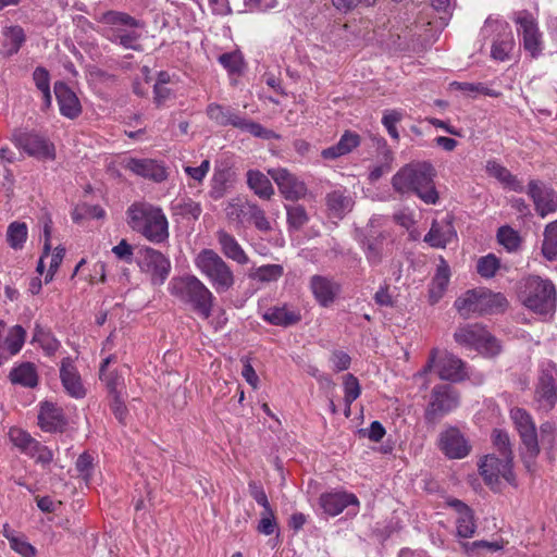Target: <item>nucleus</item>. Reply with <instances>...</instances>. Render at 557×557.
Returning a JSON list of instances; mask_svg holds the SVG:
<instances>
[{"label":"nucleus","instance_id":"4be33fe9","mask_svg":"<svg viewBox=\"0 0 557 557\" xmlns=\"http://www.w3.org/2000/svg\"><path fill=\"white\" fill-rule=\"evenodd\" d=\"M319 503L323 511L333 517L339 515L349 506H359V500L355 494L343 491L323 493Z\"/></svg>","mask_w":557,"mask_h":557},{"label":"nucleus","instance_id":"6ab92c4d","mask_svg":"<svg viewBox=\"0 0 557 557\" xmlns=\"http://www.w3.org/2000/svg\"><path fill=\"white\" fill-rule=\"evenodd\" d=\"M436 373L443 381L459 383L468 379L466 363L457 356L445 352L437 358Z\"/></svg>","mask_w":557,"mask_h":557},{"label":"nucleus","instance_id":"ddd939ff","mask_svg":"<svg viewBox=\"0 0 557 557\" xmlns=\"http://www.w3.org/2000/svg\"><path fill=\"white\" fill-rule=\"evenodd\" d=\"M13 143L32 157L39 159H54L55 157L53 145L35 132L16 131L13 134Z\"/></svg>","mask_w":557,"mask_h":557},{"label":"nucleus","instance_id":"13d9d810","mask_svg":"<svg viewBox=\"0 0 557 557\" xmlns=\"http://www.w3.org/2000/svg\"><path fill=\"white\" fill-rule=\"evenodd\" d=\"M219 62L230 72L239 73L242 69V57L236 52L223 53L219 57Z\"/></svg>","mask_w":557,"mask_h":557},{"label":"nucleus","instance_id":"e2e57ef3","mask_svg":"<svg viewBox=\"0 0 557 557\" xmlns=\"http://www.w3.org/2000/svg\"><path fill=\"white\" fill-rule=\"evenodd\" d=\"M331 362L335 372H342L349 369L351 363L350 356L343 350H334L331 355Z\"/></svg>","mask_w":557,"mask_h":557},{"label":"nucleus","instance_id":"774afa93","mask_svg":"<svg viewBox=\"0 0 557 557\" xmlns=\"http://www.w3.org/2000/svg\"><path fill=\"white\" fill-rule=\"evenodd\" d=\"M33 78L40 91H48L50 89L49 72L45 67H36Z\"/></svg>","mask_w":557,"mask_h":557},{"label":"nucleus","instance_id":"4d7b16f0","mask_svg":"<svg viewBox=\"0 0 557 557\" xmlns=\"http://www.w3.org/2000/svg\"><path fill=\"white\" fill-rule=\"evenodd\" d=\"M76 471L79 476L85 480H88L91 476V471L94 468V458L88 453H83L78 456L75 463Z\"/></svg>","mask_w":557,"mask_h":557},{"label":"nucleus","instance_id":"c756f323","mask_svg":"<svg viewBox=\"0 0 557 557\" xmlns=\"http://www.w3.org/2000/svg\"><path fill=\"white\" fill-rule=\"evenodd\" d=\"M361 143L360 136L351 131H346L338 143L326 149H323L321 156L326 160H335L342 156L350 153Z\"/></svg>","mask_w":557,"mask_h":557},{"label":"nucleus","instance_id":"7ed1b4c3","mask_svg":"<svg viewBox=\"0 0 557 557\" xmlns=\"http://www.w3.org/2000/svg\"><path fill=\"white\" fill-rule=\"evenodd\" d=\"M170 292L202 319L211 317L215 297L197 276L174 277L170 283Z\"/></svg>","mask_w":557,"mask_h":557},{"label":"nucleus","instance_id":"b1692460","mask_svg":"<svg viewBox=\"0 0 557 557\" xmlns=\"http://www.w3.org/2000/svg\"><path fill=\"white\" fill-rule=\"evenodd\" d=\"M38 424L45 432H62L67 421L61 408L52 403L45 401L40 406Z\"/></svg>","mask_w":557,"mask_h":557},{"label":"nucleus","instance_id":"9d476101","mask_svg":"<svg viewBox=\"0 0 557 557\" xmlns=\"http://www.w3.org/2000/svg\"><path fill=\"white\" fill-rule=\"evenodd\" d=\"M137 264L141 272L150 276L153 285H162L171 271L170 259L151 247H141L137 251Z\"/></svg>","mask_w":557,"mask_h":557},{"label":"nucleus","instance_id":"3c124183","mask_svg":"<svg viewBox=\"0 0 557 557\" xmlns=\"http://www.w3.org/2000/svg\"><path fill=\"white\" fill-rule=\"evenodd\" d=\"M497 240L508 251H513L520 246V236L510 226H500L497 231Z\"/></svg>","mask_w":557,"mask_h":557},{"label":"nucleus","instance_id":"dca6fc26","mask_svg":"<svg viewBox=\"0 0 557 557\" xmlns=\"http://www.w3.org/2000/svg\"><path fill=\"white\" fill-rule=\"evenodd\" d=\"M268 174L275 182L280 193L286 200L298 201L306 197L308 191L306 184L287 169H270Z\"/></svg>","mask_w":557,"mask_h":557},{"label":"nucleus","instance_id":"423d86ee","mask_svg":"<svg viewBox=\"0 0 557 557\" xmlns=\"http://www.w3.org/2000/svg\"><path fill=\"white\" fill-rule=\"evenodd\" d=\"M523 305L539 314H549L556 307V288L552 281L531 275L523 290Z\"/></svg>","mask_w":557,"mask_h":557},{"label":"nucleus","instance_id":"412c9836","mask_svg":"<svg viewBox=\"0 0 557 557\" xmlns=\"http://www.w3.org/2000/svg\"><path fill=\"white\" fill-rule=\"evenodd\" d=\"M60 379L66 393L74 398H83L86 389L83 385L81 375L70 357L61 360Z\"/></svg>","mask_w":557,"mask_h":557},{"label":"nucleus","instance_id":"a19ab883","mask_svg":"<svg viewBox=\"0 0 557 557\" xmlns=\"http://www.w3.org/2000/svg\"><path fill=\"white\" fill-rule=\"evenodd\" d=\"M284 274V268L281 264H265L255 269L249 277L261 283L276 282Z\"/></svg>","mask_w":557,"mask_h":557},{"label":"nucleus","instance_id":"a878e982","mask_svg":"<svg viewBox=\"0 0 557 557\" xmlns=\"http://www.w3.org/2000/svg\"><path fill=\"white\" fill-rule=\"evenodd\" d=\"M325 205L331 216L343 219L352 210L355 201L347 189L342 188L327 193Z\"/></svg>","mask_w":557,"mask_h":557},{"label":"nucleus","instance_id":"8fccbe9b","mask_svg":"<svg viewBox=\"0 0 557 557\" xmlns=\"http://www.w3.org/2000/svg\"><path fill=\"white\" fill-rule=\"evenodd\" d=\"M492 438L499 456L512 460L513 456L508 433L496 429L493 431Z\"/></svg>","mask_w":557,"mask_h":557},{"label":"nucleus","instance_id":"5701e85b","mask_svg":"<svg viewBox=\"0 0 557 557\" xmlns=\"http://www.w3.org/2000/svg\"><path fill=\"white\" fill-rule=\"evenodd\" d=\"M125 168L138 176L161 183L166 180L168 172L165 168L152 159L131 158Z\"/></svg>","mask_w":557,"mask_h":557},{"label":"nucleus","instance_id":"680f3d73","mask_svg":"<svg viewBox=\"0 0 557 557\" xmlns=\"http://www.w3.org/2000/svg\"><path fill=\"white\" fill-rule=\"evenodd\" d=\"M249 494L250 496L263 507V510H268L271 508V505L268 500V496L263 490V487L255 481H250L248 483Z\"/></svg>","mask_w":557,"mask_h":557},{"label":"nucleus","instance_id":"c9c22d12","mask_svg":"<svg viewBox=\"0 0 557 557\" xmlns=\"http://www.w3.org/2000/svg\"><path fill=\"white\" fill-rule=\"evenodd\" d=\"M449 268L446 262L442 260V264L437 267L429 290L431 304H435L442 298L449 283Z\"/></svg>","mask_w":557,"mask_h":557},{"label":"nucleus","instance_id":"338daca9","mask_svg":"<svg viewBox=\"0 0 557 557\" xmlns=\"http://www.w3.org/2000/svg\"><path fill=\"white\" fill-rule=\"evenodd\" d=\"M112 252L120 259L127 263L133 261V247L126 239H122L116 246L112 248Z\"/></svg>","mask_w":557,"mask_h":557},{"label":"nucleus","instance_id":"cd10ccee","mask_svg":"<svg viewBox=\"0 0 557 557\" xmlns=\"http://www.w3.org/2000/svg\"><path fill=\"white\" fill-rule=\"evenodd\" d=\"M535 399L540 407L550 410L557 401L555 379L548 371H543L535 389Z\"/></svg>","mask_w":557,"mask_h":557},{"label":"nucleus","instance_id":"e433bc0d","mask_svg":"<svg viewBox=\"0 0 557 557\" xmlns=\"http://www.w3.org/2000/svg\"><path fill=\"white\" fill-rule=\"evenodd\" d=\"M310 285L314 297L321 305L327 306L333 302L335 297L334 286L329 278L321 275H313Z\"/></svg>","mask_w":557,"mask_h":557},{"label":"nucleus","instance_id":"f03ea898","mask_svg":"<svg viewBox=\"0 0 557 557\" xmlns=\"http://www.w3.org/2000/svg\"><path fill=\"white\" fill-rule=\"evenodd\" d=\"M129 227L153 244L169 238V222L160 207L149 202H134L126 211Z\"/></svg>","mask_w":557,"mask_h":557},{"label":"nucleus","instance_id":"2f4dec72","mask_svg":"<svg viewBox=\"0 0 557 557\" xmlns=\"http://www.w3.org/2000/svg\"><path fill=\"white\" fill-rule=\"evenodd\" d=\"M263 320L272 325L288 327L297 324L301 320V314L297 310H290L287 306L271 307L263 313Z\"/></svg>","mask_w":557,"mask_h":557},{"label":"nucleus","instance_id":"1a4fd4ad","mask_svg":"<svg viewBox=\"0 0 557 557\" xmlns=\"http://www.w3.org/2000/svg\"><path fill=\"white\" fill-rule=\"evenodd\" d=\"M460 395L449 384H437L433 387L424 418L428 423H435L445 414L459 406Z\"/></svg>","mask_w":557,"mask_h":557},{"label":"nucleus","instance_id":"4c0bfd02","mask_svg":"<svg viewBox=\"0 0 557 557\" xmlns=\"http://www.w3.org/2000/svg\"><path fill=\"white\" fill-rule=\"evenodd\" d=\"M542 253L548 261L557 259V220L545 226Z\"/></svg>","mask_w":557,"mask_h":557},{"label":"nucleus","instance_id":"37998d69","mask_svg":"<svg viewBox=\"0 0 557 557\" xmlns=\"http://www.w3.org/2000/svg\"><path fill=\"white\" fill-rule=\"evenodd\" d=\"M382 156H383L382 164L375 165L369 173L370 182L379 181L385 173H388L392 170V163L394 161V152L387 146L385 140H383V145H382Z\"/></svg>","mask_w":557,"mask_h":557},{"label":"nucleus","instance_id":"c03bdc74","mask_svg":"<svg viewBox=\"0 0 557 557\" xmlns=\"http://www.w3.org/2000/svg\"><path fill=\"white\" fill-rule=\"evenodd\" d=\"M246 214L252 221L256 228L260 232L268 233L272 231V225L268 218L265 216V212L256 203H247L246 206Z\"/></svg>","mask_w":557,"mask_h":557},{"label":"nucleus","instance_id":"0e129e2a","mask_svg":"<svg viewBox=\"0 0 557 557\" xmlns=\"http://www.w3.org/2000/svg\"><path fill=\"white\" fill-rule=\"evenodd\" d=\"M110 408L115 418L120 421V423L125 424V419L128 413V410L121 395H114V397L110 398Z\"/></svg>","mask_w":557,"mask_h":557},{"label":"nucleus","instance_id":"7c9ffc66","mask_svg":"<svg viewBox=\"0 0 557 557\" xmlns=\"http://www.w3.org/2000/svg\"><path fill=\"white\" fill-rule=\"evenodd\" d=\"M486 173L496 178L505 187L516 191H524V187L521 181L518 180L507 168L502 165L495 160H488L485 165Z\"/></svg>","mask_w":557,"mask_h":557},{"label":"nucleus","instance_id":"69168bd1","mask_svg":"<svg viewBox=\"0 0 557 557\" xmlns=\"http://www.w3.org/2000/svg\"><path fill=\"white\" fill-rule=\"evenodd\" d=\"M10 547L23 557H35L36 555L35 547L18 537L10 539Z\"/></svg>","mask_w":557,"mask_h":557},{"label":"nucleus","instance_id":"0eeeda50","mask_svg":"<svg viewBox=\"0 0 557 557\" xmlns=\"http://www.w3.org/2000/svg\"><path fill=\"white\" fill-rule=\"evenodd\" d=\"M454 338L459 345L486 357H494L502 349L498 339L479 323L459 326L454 333Z\"/></svg>","mask_w":557,"mask_h":557},{"label":"nucleus","instance_id":"de8ad7c7","mask_svg":"<svg viewBox=\"0 0 557 557\" xmlns=\"http://www.w3.org/2000/svg\"><path fill=\"white\" fill-rule=\"evenodd\" d=\"M9 436L11 442L27 455L32 449H34V445L37 443L29 433L17 428L11 429Z\"/></svg>","mask_w":557,"mask_h":557},{"label":"nucleus","instance_id":"603ef678","mask_svg":"<svg viewBox=\"0 0 557 557\" xmlns=\"http://www.w3.org/2000/svg\"><path fill=\"white\" fill-rule=\"evenodd\" d=\"M101 21L108 25H123L128 27H137L139 25L136 18L119 11H108L103 13Z\"/></svg>","mask_w":557,"mask_h":557},{"label":"nucleus","instance_id":"20e7f679","mask_svg":"<svg viewBox=\"0 0 557 557\" xmlns=\"http://www.w3.org/2000/svg\"><path fill=\"white\" fill-rule=\"evenodd\" d=\"M195 265L218 294L233 288L235 275L227 262L213 249L205 248L195 258Z\"/></svg>","mask_w":557,"mask_h":557},{"label":"nucleus","instance_id":"864d4df0","mask_svg":"<svg viewBox=\"0 0 557 557\" xmlns=\"http://www.w3.org/2000/svg\"><path fill=\"white\" fill-rule=\"evenodd\" d=\"M462 548L467 554H478L481 550L486 552H497L503 548V545L499 542H490V541H474L472 543L465 542L461 544Z\"/></svg>","mask_w":557,"mask_h":557},{"label":"nucleus","instance_id":"f257e3e1","mask_svg":"<svg viewBox=\"0 0 557 557\" xmlns=\"http://www.w3.org/2000/svg\"><path fill=\"white\" fill-rule=\"evenodd\" d=\"M436 170L426 160L403 165L392 177L391 184L399 195H416L426 205H436L440 194L435 186Z\"/></svg>","mask_w":557,"mask_h":557},{"label":"nucleus","instance_id":"052dcab7","mask_svg":"<svg viewBox=\"0 0 557 557\" xmlns=\"http://www.w3.org/2000/svg\"><path fill=\"white\" fill-rule=\"evenodd\" d=\"M28 455L36 460V462H40L42 465H48L53 459L52 451L45 445H41L38 441L34 445V449H32Z\"/></svg>","mask_w":557,"mask_h":557},{"label":"nucleus","instance_id":"6e6d98bb","mask_svg":"<svg viewBox=\"0 0 557 557\" xmlns=\"http://www.w3.org/2000/svg\"><path fill=\"white\" fill-rule=\"evenodd\" d=\"M277 528L274 511L272 508L268 510H263L262 517L258 524V531L264 535H271L275 532Z\"/></svg>","mask_w":557,"mask_h":557},{"label":"nucleus","instance_id":"79ce46f5","mask_svg":"<svg viewBox=\"0 0 557 557\" xmlns=\"http://www.w3.org/2000/svg\"><path fill=\"white\" fill-rule=\"evenodd\" d=\"M27 239V225L24 222H12L8 226L7 240L11 248L21 249Z\"/></svg>","mask_w":557,"mask_h":557},{"label":"nucleus","instance_id":"473e14b6","mask_svg":"<svg viewBox=\"0 0 557 557\" xmlns=\"http://www.w3.org/2000/svg\"><path fill=\"white\" fill-rule=\"evenodd\" d=\"M386 237V234L381 232L375 236H366L361 242L366 259L370 265H379L382 262Z\"/></svg>","mask_w":557,"mask_h":557},{"label":"nucleus","instance_id":"9b49d317","mask_svg":"<svg viewBox=\"0 0 557 557\" xmlns=\"http://www.w3.org/2000/svg\"><path fill=\"white\" fill-rule=\"evenodd\" d=\"M513 22L520 26L522 33V45L532 58H537L543 50L542 34L533 14L528 10L515 13Z\"/></svg>","mask_w":557,"mask_h":557},{"label":"nucleus","instance_id":"58836bf2","mask_svg":"<svg viewBox=\"0 0 557 557\" xmlns=\"http://www.w3.org/2000/svg\"><path fill=\"white\" fill-rule=\"evenodd\" d=\"M26 332L21 325H14L3 341L8 359L16 355L23 347Z\"/></svg>","mask_w":557,"mask_h":557},{"label":"nucleus","instance_id":"6e6552de","mask_svg":"<svg viewBox=\"0 0 557 557\" xmlns=\"http://www.w3.org/2000/svg\"><path fill=\"white\" fill-rule=\"evenodd\" d=\"M207 115L220 126L231 125L258 138L270 139L276 137L274 132L264 128L260 123L247 120L230 108L218 103H210L207 107Z\"/></svg>","mask_w":557,"mask_h":557},{"label":"nucleus","instance_id":"a211bd4d","mask_svg":"<svg viewBox=\"0 0 557 557\" xmlns=\"http://www.w3.org/2000/svg\"><path fill=\"white\" fill-rule=\"evenodd\" d=\"M512 460L500 456L487 455L479 466L480 474L483 476L487 485H495L499 482V478H504L510 482L513 474L511 471Z\"/></svg>","mask_w":557,"mask_h":557},{"label":"nucleus","instance_id":"49530a36","mask_svg":"<svg viewBox=\"0 0 557 557\" xmlns=\"http://www.w3.org/2000/svg\"><path fill=\"white\" fill-rule=\"evenodd\" d=\"M3 36L9 41L10 48L8 53L10 55L17 53L26 39L24 29L18 25L5 28Z\"/></svg>","mask_w":557,"mask_h":557},{"label":"nucleus","instance_id":"f3484780","mask_svg":"<svg viewBox=\"0 0 557 557\" xmlns=\"http://www.w3.org/2000/svg\"><path fill=\"white\" fill-rule=\"evenodd\" d=\"M438 447L449 459H462L471 451V445L458 428L450 426L441 432Z\"/></svg>","mask_w":557,"mask_h":557},{"label":"nucleus","instance_id":"f704fd0d","mask_svg":"<svg viewBox=\"0 0 557 557\" xmlns=\"http://www.w3.org/2000/svg\"><path fill=\"white\" fill-rule=\"evenodd\" d=\"M247 184L261 199L269 200L274 195V188L269 177L258 170L247 172Z\"/></svg>","mask_w":557,"mask_h":557},{"label":"nucleus","instance_id":"39448f33","mask_svg":"<svg viewBox=\"0 0 557 557\" xmlns=\"http://www.w3.org/2000/svg\"><path fill=\"white\" fill-rule=\"evenodd\" d=\"M508 302L500 293H493L487 288L480 287L467 290L455 301V308L463 319L471 314H491L504 311Z\"/></svg>","mask_w":557,"mask_h":557},{"label":"nucleus","instance_id":"4468645a","mask_svg":"<svg viewBox=\"0 0 557 557\" xmlns=\"http://www.w3.org/2000/svg\"><path fill=\"white\" fill-rule=\"evenodd\" d=\"M539 216L546 218L557 211V193L540 180H531L527 189Z\"/></svg>","mask_w":557,"mask_h":557},{"label":"nucleus","instance_id":"bf43d9fd","mask_svg":"<svg viewBox=\"0 0 557 557\" xmlns=\"http://www.w3.org/2000/svg\"><path fill=\"white\" fill-rule=\"evenodd\" d=\"M138 37L139 36L135 32H131V33L117 32L113 35V38H111V41L116 42L126 49L138 50L139 49V45H137Z\"/></svg>","mask_w":557,"mask_h":557},{"label":"nucleus","instance_id":"c85d7f7f","mask_svg":"<svg viewBox=\"0 0 557 557\" xmlns=\"http://www.w3.org/2000/svg\"><path fill=\"white\" fill-rule=\"evenodd\" d=\"M215 236L220 245L221 251L226 258L242 265L247 264L249 262L247 253L244 251V249L233 235L225 232L224 230H219Z\"/></svg>","mask_w":557,"mask_h":557},{"label":"nucleus","instance_id":"ea45409f","mask_svg":"<svg viewBox=\"0 0 557 557\" xmlns=\"http://www.w3.org/2000/svg\"><path fill=\"white\" fill-rule=\"evenodd\" d=\"M285 209L288 228L299 231L308 223L309 215L302 205H290L286 206Z\"/></svg>","mask_w":557,"mask_h":557},{"label":"nucleus","instance_id":"2eb2a0df","mask_svg":"<svg viewBox=\"0 0 557 557\" xmlns=\"http://www.w3.org/2000/svg\"><path fill=\"white\" fill-rule=\"evenodd\" d=\"M510 418L529 456L532 458L536 457L540 453V446L531 414L525 409L516 407L510 410Z\"/></svg>","mask_w":557,"mask_h":557},{"label":"nucleus","instance_id":"a18cd8bd","mask_svg":"<svg viewBox=\"0 0 557 557\" xmlns=\"http://www.w3.org/2000/svg\"><path fill=\"white\" fill-rule=\"evenodd\" d=\"M344 400L347 407L346 416H348L350 411V405L360 396L361 393L359 381L351 373L346 374L344 377Z\"/></svg>","mask_w":557,"mask_h":557},{"label":"nucleus","instance_id":"aec40b11","mask_svg":"<svg viewBox=\"0 0 557 557\" xmlns=\"http://www.w3.org/2000/svg\"><path fill=\"white\" fill-rule=\"evenodd\" d=\"M456 236L453 216L447 214L441 221L432 222L430 231L424 236V242L434 248H445Z\"/></svg>","mask_w":557,"mask_h":557},{"label":"nucleus","instance_id":"09e8293b","mask_svg":"<svg viewBox=\"0 0 557 557\" xmlns=\"http://www.w3.org/2000/svg\"><path fill=\"white\" fill-rule=\"evenodd\" d=\"M499 267V259L495 255L488 253L478 260L476 271L482 277L491 278L496 274Z\"/></svg>","mask_w":557,"mask_h":557},{"label":"nucleus","instance_id":"72a5a7b5","mask_svg":"<svg viewBox=\"0 0 557 557\" xmlns=\"http://www.w3.org/2000/svg\"><path fill=\"white\" fill-rule=\"evenodd\" d=\"M9 377L13 384L34 388L38 384L37 369L32 362H23L11 370Z\"/></svg>","mask_w":557,"mask_h":557},{"label":"nucleus","instance_id":"f8f14e48","mask_svg":"<svg viewBox=\"0 0 557 557\" xmlns=\"http://www.w3.org/2000/svg\"><path fill=\"white\" fill-rule=\"evenodd\" d=\"M488 32H497L492 44L491 57L500 62L509 60L515 40L508 24L487 20L482 28V34L486 35Z\"/></svg>","mask_w":557,"mask_h":557},{"label":"nucleus","instance_id":"393cba45","mask_svg":"<svg viewBox=\"0 0 557 557\" xmlns=\"http://www.w3.org/2000/svg\"><path fill=\"white\" fill-rule=\"evenodd\" d=\"M53 89L61 114L71 120L76 119L82 113L76 94L63 82H57Z\"/></svg>","mask_w":557,"mask_h":557},{"label":"nucleus","instance_id":"5fc2aeb1","mask_svg":"<svg viewBox=\"0 0 557 557\" xmlns=\"http://www.w3.org/2000/svg\"><path fill=\"white\" fill-rule=\"evenodd\" d=\"M403 114L396 110L386 111L382 117V124L387 129L388 135L398 140L399 133L396 128V124L401 120Z\"/></svg>","mask_w":557,"mask_h":557},{"label":"nucleus","instance_id":"bb28decb","mask_svg":"<svg viewBox=\"0 0 557 557\" xmlns=\"http://www.w3.org/2000/svg\"><path fill=\"white\" fill-rule=\"evenodd\" d=\"M448 504L458 515L456 519L458 536L463 539L473 536L476 530V524L472 509L459 499H453Z\"/></svg>","mask_w":557,"mask_h":557}]
</instances>
